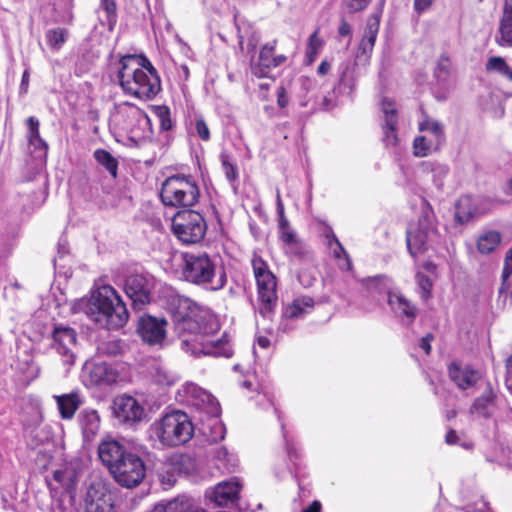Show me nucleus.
Returning a JSON list of instances; mask_svg holds the SVG:
<instances>
[{
    "label": "nucleus",
    "mask_w": 512,
    "mask_h": 512,
    "mask_svg": "<svg viewBox=\"0 0 512 512\" xmlns=\"http://www.w3.org/2000/svg\"><path fill=\"white\" fill-rule=\"evenodd\" d=\"M481 388L482 391L473 400L469 413L475 420H493L497 422L507 410L506 399L489 381H486Z\"/></svg>",
    "instance_id": "nucleus-11"
},
{
    "label": "nucleus",
    "mask_w": 512,
    "mask_h": 512,
    "mask_svg": "<svg viewBox=\"0 0 512 512\" xmlns=\"http://www.w3.org/2000/svg\"><path fill=\"white\" fill-rule=\"evenodd\" d=\"M154 287V277L143 272L127 275L123 284L124 292L131 300L133 308L138 310L151 302Z\"/></svg>",
    "instance_id": "nucleus-16"
},
{
    "label": "nucleus",
    "mask_w": 512,
    "mask_h": 512,
    "mask_svg": "<svg viewBox=\"0 0 512 512\" xmlns=\"http://www.w3.org/2000/svg\"><path fill=\"white\" fill-rule=\"evenodd\" d=\"M98 355L101 356H117L123 352L122 341L119 339H112L103 341L97 346Z\"/></svg>",
    "instance_id": "nucleus-51"
},
{
    "label": "nucleus",
    "mask_w": 512,
    "mask_h": 512,
    "mask_svg": "<svg viewBox=\"0 0 512 512\" xmlns=\"http://www.w3.org/2000/svg\"><path fill=\"white\" fill-rule=\"evenodd\" d=\"M84 512H114L112 494L100 482H93L87 488L84 498Z\"/></svg>",
    "instance_id": "nucleus-22"
},
{
    "label": "nucleus",
    "mask_w": 512,
    "mask_h": 512,
    "mask_svg": "<svg viewBox=\"0 0 512 512\" xmlns=\"http://www.w3.org/2000/svg\"><path fill=\"white\" fill-rule=\"evenodd\" d=\"M171 465L178 470L179 473L188 474L189 469L186 467L190 463V458L186 455H175L170 459Z\"/></svg>",
    "instance_id": "nucleus-57"
},
{
    "label": "nucleus",
    "mask_w": 512,
    "mask_h": 512,
    "mask_svg": "<svg viewBox=\"0 0 512 512\" xmlns=\"http://www.w3.org/2000/svg\"><path fill=\"white\" fill-rule=\"evenodd\" d=\"M119 65L117 77L126 94L151 100L160 92V76L145 55H125Z\"/></svg>",
    "instance_id": "nucleus-4"
},
{
    "label": "nucleus",
    "mask_w": 512,
    "mask_h": 512,
    "mask_svg": "<svg viewBox=\"0 0 512 512\" xmlns=\"http://www.w3.org/2000/svg\"><path fill=\"white\" fill-rule=\"evenodd\" d=\"M356 89L355 68L350 63H342L339 66V80L333 87V94L340 95L343 99L353 100Z\"/></svg>",
    "instance_id": "nucleus-29"
},
{
    "label": "nucleus",
    "mask_w": 512,
    "mask_h": 512,
    "mask_svg": "<svg viewBox=\"0 0 512 512\" xmlns=\"http://www.w3.org/2000/svg\"><path fill=\"white\" fill-rule=\"evenodd\" d=\"M501 241L497 231H488L481 235L477 241V249L481 254H489L495 250Z\"/></svg>",
    "instance_id": "nucleus-42"
},
{
    "label": "nucleus",
    "mask_w": 512,
    "mask_h": 512,
    "mask_svg": "<svg viewBox=\"0 0 512 512\" xmlns=\"http://www.w3.org/2000/svg\"><path fill=\"white\" fill-rule=\"evenodd\" d=\"M486 69L489 71H496L509 80H512V68L508 66L505 59L502 57H490L486 64Z\"/></svg>",
    "instance_id": "nucleus-52"
},
{
    "label": "nucleus",
    "mask_w": 512,
    "mask_h": 512,
    "mask_svg": "<svg viewBox=\"0 0 512 512\" xmlns=\"http://www.w3.org/2000/svg\"><path fill=\"white\" fill-rule=\"evenodd\" d=\"M441 235L436 227V218L432 206L426 199L421 200V214L418 222L410 224L406 232L407 249L415 258L429 249H435Z\"/></svg>",
    "instance_id": "nucleus-8"
},
{
    "label": "nucleus",
    "mask_w": 512,
    "mask_h": 512,
    "mask_svg": "<svg viewBox=\"0 0 512 512\" xmlns=\"http://www.w3.org/2000/svg\"><path fill=\"white\" fill-rule=\"evenodd\" d=\"M181 275L186 282L209 292L220 291L227 283L217 256L204 251L182 253Z\"/></svg>",
    "instance_id": "nucleus-6"
},
{
    "label": "nucleus",
    "mask_w": 512,
    "mask_h": 512,
    "mask_svg": "<svg viewBox=\"0 0 512 512\" xmlns=\"http://www.w3.org/2000/svg\"><path fill=\"white\" fill-rule=\"evenodd\" d=\"M343 101L344 99L340 95L333 94L332 91L331 93L324 95L320 101L315 100L311 109L313 112L317 110L330 111L342 104Z\"/></svg>",
    "instance_id": "nucleus-47"
},
{
    "label": "nucleus",
    "mask_w": 512,
    "mask_h": 512,
    "mask_svg": "<svg viewBox=\"0 0 512 512\" xmlns=\"http://www.w3.org/2000/svg\"><path fill=\"white\" fill-rule=\"evenodd\" d=\"M276 213H277V217H278V219H277L278 230L285 228V227L287 228V226L290 225V222L285 215L284 204L282 202L279 190H277V195H276Z\"/></svg>",
    "instance_id": "nucleus-54"
},
{
    "label": "nucleus",
    "mask_w": 512,
    "mask_h": 512,
    "mask_svg": "<svg viewBox=\"0 0 512 512\" xmlns=\"http://www.w3.org/2000/svg\"><path fill=\"white\" fill-rule=\"evenodd\" d=\"M448 373L452 382L461 390H468L476 387L481 388L486 382L484 381L480 370L457 361H453L448 366Z\"/></svg>",
    "instance_id": "nucleus-21"
},
{
    "label": "nucleus",
    "mask_w": 512,
    "mask_h": 512,
    "mask_svg": "<svg viewBox=\"0 0 512 512\" xmlns=\"http://www.w3.org/2000/svg\"><path fill=\"white\" fill-rule=\"evenodd\" d=\"M276 40L264 44L259 52L258 70L254 73L261 78L268 77V72L272 68H276L284 64L287 60L285 55H274L276 48Z\"/></svg>",
    "instance_id": "nucleus-28"
},
{
    "label": "nucleus",
    "mask_w": 512,
    "mask_h": 512,
    "mask_svg": "<svg viewBox=\"0 0 512 512\" xmlns=\"http://www.w3.org/2000/svg\"><path fill=\"white\" fill-rule=\"evenodd\" d=\"M174 235L185 244L200 242L207 231V224L202 214L195 210L178 211L172 219Z\"/></svg>",
    "instance_id": "nucleus-13"
},
{
    "label": "nucleus",
    "mask_w": 512,
    "mask_h": 512,
    "mask_svg": "<svg viewBox=\"0 0 512 512\" xmlns=\"http://www.w3.org/2000/svg\"><path fill=\"white\" fill-rule=\"evenodd\" d=\"M434 339V335L432 333L426 334L419 340V347L428 355L431 352V342Z\"/></svg>",
    "instance_id": "nucleus-64"
},
{
    "label": "nucleus",
    "mask_w": 512,
    "mask_h": 512,
    "mask_svg": "<svg viewBox=\"0 0 512 512\" xmlns=\"http://www.w3.org/2000/svg\"><path fill=\"white\" fill-rule=\"evenodd\" d=\"M387 302L394 318L404 327H411L419 313L415 303L409 300L400 290L388 292Z\"/></svg>",
    "instance_id": "nucleus-20"
},
{
    "label": "nucleus",
    "mask_w": 512,
    "mask_h": 512,
    "mask_svg": "<svg viewBox=\"0 0 512 512\" xmlns=\"http://www.w3.org/2000/svg\"><path fill=\"white\" fill-rule=\"evenodd\" d=\"M98 456L119 485L134 488L146 475L145 458L150 454L146 451L138 454L116 440H106L99 444Z\"/></svg>",
    "instance_id": "nucleus-3"
},
{
    "label": "nucleus",
    "mask_w": 512,
    "mask_h": 512,
    "mask_svg": "<svg viewBox=\"0 0 512 512\" xmlns=\"http://www.w3.org/2000/svg\"><path fill=\"white\" fill-rule=\"evenodd\" d=\"M235 26L237 29V36L239 40V45L241 49H243L244 38H247V52H254L258 42L260 41V34L256 30L253 29L249 24L242 23L239 24L235 21Z\"/></svg>",
    "instance_id": "nucleus-38"
},
{
    "label": "nucleus",
    "mask_w": 512,
    "mask_h": 512,
    "mask_svg": "<svg viewBox=\"0 0 512 512\" xmlns=\"http://www.w3.org/2000/svg\"><path fill=\"white\" fill-rule=\"evenodd\" d=\"M54 398L62 419H71L83 403V398L79 391L56 395Z\"/></svg>",
    "instance_id": "nucleus-32"
},
{
    "label": "nucleus",
    "mask_w": 512,
    "mask_h": 512,
    "mask_svg": "<svg viewBox=\"0 0 512 512\" xmlns=\"http://www.w3.org/2000/svg\"><path fill=\"white\" fill-rule=\"evenodd\" d=\"M118 379L115 365L105 361H87L82 369V381L86 387H108Z\"/></svg>",
    "instance_id": "nucleus-19"
},
{
    "label": "nucleus",
    "mask_w": 512,
    "mask_h": 512,
    "mask_svg": "<svg viewBox=\"0 0 512 512\" xmlns=\"http://www.w3.org/2000/svg\"><path fill=\"white\" fill-rule=\"evenodd\" d=\"M189 133L196 135L200 140L207 142L210 140V130L201 115H195L190 120Z\"/></svg>",
    "instance_id": "nucleus-45"
},
{
    "label": "nucleus",
    "mask_w": 512,
    "mask_h": 512,
    "mask_svg": "<svg viewBox=\"0 0 512 512\" xmlns=\"http://www.w3.org/2000/svg\"><path fill=\"white\" fill-rule=\"evenodd\" d=\"M78 309L97 325L108 330L122 328L129 318L126 304L110 285H102L92 291L90 298L81 299Z\"/></svg>",
    "instance_id": "nucleus-5"
},
{
    "label": "nucleus",
    "mask_w": 512,
    "mask_h": 512,
    "mask_svg": "<svg viewBox=\"0 0 512 512\" xmlns=\"http://www.w3.org/2000/svg\"><path fill=\"white\" fill-rule=\"evenodd\" d=\"M68 254H69L68 241L66 238L61 237L58 241L57 258L54 259V262L56 263L58 260H62Z\"/></svg>",
    "instance_id": "nucleus-61"
},
{
    "label": "nucleus",
    "mask_w": 512,
    "mask_h": 512,
    "mask_svg": "<svg viewBox=\"0 0 512 512\" xmlns=\"http://www.w3.org/2000/svg\"><path fill=\"white\" fill-rule=\"evenodd\" d=\"M153 377L155 381L160 385H172L175 381L174 376L161 366L155 368Z\"/></svg>",
    "instance_id": "nucleus-55"
},
{
    "label": "nucleus",
    "mask_w": 512,
    "mask_h": 512,
    "mask_svg": "<svg viewBox=\"0 0 512 512\" xmlns=\"http://www.w3.org/2000/svg\"><path fill=\"white\" fill-rule=\"evenodd\" d=\"M113 182L100 174L90 175L84 188V196L99 207H114L118 200Z\"/></svg>",
    "instance_id": "nucleus-18"
},
{
    "label": "nucleus",
    "mask_w": 512,
    "mask_h": 512,
    "mask_svg": "<svg viewBox=\"0 0 512 512\" xmlns=\"http://www.w3.org/2000/svg\"><path fill=\"white\" fill-rule=\"evenodd\" d=\"M333 249V255L336 259L340 260V259H344L345 260V269L346 270H351L352 268V261L350 259V256L349 254L347 253V251L345 250V248L343 247V245L341 243H338V245H335V247L331 248Z\"/></svg>",
    "instance_id": "nucleus-58"
},
{
    "label": "nucleus",
    "mask_w": 512,
    "mask_h": 512,
    "mask_svg": "<svg viewBox=\"0 0 512 512\" xmlns=\"http://www.w3.org/2000/svg\"><path fill=\"white\" fill-rule=\"evenodd\" d=\"M269 404H270V406H272L274 413L276 414L278 421L280 422L286 452H287L289 460L293 464V469H291L289 466H287L285 464L281 465L280 467L275 466L274 470H273L274 475L278 480H282L287 475H291L298 485L300 496H305L306 486L303 482V479L306 477L307 473L301 463V457H302L301 447L293 439L288 438L287 433L285 431L284 423L281 419L278 409L275 407L274 403L271 400H269Z\"/></svg>",
    "instance_id": "nucleus-12"
},
{
    "label": "nucleus",
    "mask_w": 512,
    "mask_h": 512,
    "mask_svg": "<svg viewBox=\"0 0 512 512\" xmlns=\"http://www.w3.org/2000/svg\"><path fill=\"white\" fill-rule=\"evenodd\" d=\"M277 104L280 108H286L289 104V96L284 86L277 88Z\"/></svg>",
    "instance_id": "nucleus-63"
},
{
    "label": "nucleus",
    "mask_w": 512,
    "mask_h": 512,
    "mask_svg": "<svg viewBox=\"0 0 512 512\" xmlns=\"http://www.w3.org/2000/svg\"><path fill=\"white\" fill-rule=\"evenodd\" d=\"M416 281L418 287V294L423 302H427L431 298V291L433 287L432 280L429 276L423 273L416 274Z\"/></svg>",
    "instance_id": "nucleus-53"
},
{
    "label": "nucleus",
    "mask_w": 512,
    "mask_h": 512,
    "mask_svg": "<svg viewBox=\"0 0 512 512\" xmlns=\"http://www.w3.org/2000/svg\"><path fill=\"white\" fill-rule=\"evenodd\" d=\"M69 37V31L63 27H55L45 32V41L50 50L57 52L66 43Z\"/></svg>",
    "instance_id": "nucleus-41"
},
{
    "label": "nucleus",
    "mask_w": 512,
    "mask_h": 512,
    "mask_svg": "<svg viewBox=\"0 0 512 512\" xmlns=\"http://www.w3.org/2000/svg\"><path fill=\"white\" fill-rule=\"evenodd\" d=\"M222 169L228 182L235 187L236 182L239 178L238 167L235 162L231 160V157L225 153L220 155Z\"/></svg>",
    "instance_id": "nucleus-49"
},
{
    "label": "nucleus",
    "mask_w": 512,
    "mask_h": 512,
    "mask_svg": "<svg viewBox=\"0 0 512 512\" xmlns=\"http://www.w3.org/2000/svg\"><path fill=\"white\" fill-rule=\"evenodd\" d=\"M49 347L65 366L71 367L76 360L77 333L75 329L63 324H55L50 334Z\"/></svg>",
    "instance_id": "nucleus-15"
},
{
    "label": "nucleus",
    "mask_w": 512,
    "mask_h": 512,
    "mask_svg": "<svg viewBox=\"0 0 512 512\" xmlns=\"http://www.w3.org/2000/svg\"><path fill=\"white\" fill-rule=\"evenodd\" d=\"M98 19L102 26L112 31L117 23V6L115 0H101L97 9Z\"/></svg>",
    "instance_id": "nucleus-36"
},
{
    "label": "nucleus",
    "mask_w": 512,
    "mask_h": 512,
    "mask_svg": "<svg viewBox=\"0 0 512 512\" xmlns=\"http://www.w3.org/2000/svg\"><path fill=\"white\" fill-rule=\"evenodd\" d=\"M251 264L260 302L259 313L262 317L269 318L277 306V280L262 257L254 255Z\"/></svg>",
    "instance_id": "nucleus-10"
},
{
    "label": "nucleus",
    "mask_w": 512,
    "mask_h": 512,
    "mask_svg": "<svg viewBox=\"0 0 512 512\" xmlns=\"http://www.w3.org/2000/svg\"><path fill=\"white\" fill-rule=\"evenodd\" d=\"M113 118L117 125L126 131H132L142 122H149L147 114L130 102L116 104Z\"/></svg>",
    "instance_id": "nucleus-24"
},
{
    "label": "nucleus",
    "mask_w": 512,
    "mask_h": 512,
    "mask_svg": "<svg viewBox=\"0 0 512 512\" xmlns=\"http://www.w3.org/2000/svg\"><path fill=\"white\" fill-rule=\"evenodd\" d=\"M112 415L119 426L135 429L145 418V409L139 401L129 395H120L112 402Z\"/></svg>",
    "instance_id": "nucleus-17"
},
{
    "label": "nucleus",
    "mask_w": 512,
    "mask_h": 512,
    "mask_svg": "<svg viewBox=\"0 0 512 512\" xmlns=\"http://www.w3.org/2000/svg\"><path fill=\"white\" fill-rule=\"evenodd\" d=\"M27 126H28L27 140H28L29 146L33 148V152L36 154V157H38V158L46 157L47 152H48V144L40 136L39 120L35 116H30L27 119Z\"/></svg>",
    "instance_id": "nucleus-31"
},
{
    "label": "nucleus",
    "mask_w": 512,
    "mask_h": 512,
    "mask_svg": "<svg viewBox=\"0 0 512 512\" xmlns=\"http://www.w3.org/2000/svg\"><path fill=\"white\" fill-rule=\"evenodd\" d=\"M297 233L296 231L289 225L287 228H282L278 230V237L279 240L283 243L291 240L292 238L296 237Z\"/></svg>",
    "instance_id": "nucleus-62"
},
{
    "label": "nucleus",
    "mask_w": 512,
    "mask_h": 512,
    "mask_svg": "<svg viewBox=\"0 0 512 512\" xmlns=\"http://www.w3.org/2000/svg\"><path fill=\"white\" fill-rule=\"evenodd\" d=\"M166 324L167 322L163 318L144 315L138 321L137 332L148 345H160L166 337Z\"/></svg>",
    "instance_id": "nucleus-23"
},
{
    "label": "nucleus",
    "mask_w": 512,
    "mask_h": 512,
    "mask_svg": "<svg viewBox=\"0 0 512 512\" xmlns=\"http://www.w3.org/2000/svg\"><path fill=\"white\" fill-rule=\"evenodd\" d=\"M169 305L174 330L181 339L182 350L195 357L232 356L231 346L224 337L217 340L209 339L220 328L216 316L209 308L179 294L170 296Z\"/></svg>",
    "instance_id": "nucleus-1"
},
{
    "label": "nucleus",
    "mask_w": 512,
    "mask_h": 512,
    "mask_svg": "<svg viewBox=\"0 0 512 512\" xmlns=\"http://www.w3.org/2000/svg\"><path fill=\"white\" fill-rule=\"evenodd\" d=\"M153 111L155 116L158 118L160 129L162 131H170L173 129L175 122L171 117V110L168 106H154Z\"/></svg>",
    "instance_id": "nucleus-48"
},
{
    "label": "nucleus",
    "mask_w": 512,
    "mask_h": 512,
    "mask_svg": "<svg viewBox=\"0 0 512 512\" xmlns=\"http://www.w3.org/2000/svg\"><path fill=\"white\" fill-rule=\"evenodd\" d=\"M511 274H512V247L506 253L504 267H503V271H502V278L504 279V285H507V287H509V285L507 284V278H509Z\"/></svg>",
    "instance_id": "nucleus-60"
},
{
    "label": "nucleus",
    "mask_w": 512,
    "mask_h": 512,
    "mask_svg": "<svg viewBox=\"0 0 512 512\" xmlns=\"http://www.w3.org/2000/svg\"><path fill=\"white\" fill-rule=\"evenodd\" d=\"M349 12L356 13L364 10L371 2V0H343Z\"/></svg>",
    "instance_id": "nucleus-59"
},
{
    "label": "nucleus",
    "mask_w": 512,
    "mask_h": 512,
    "mask_svg": "<svg viewBox=\"0 0 512 512\" xmlns=\"http://www.w3.org/2000/svg\"><path fill=\"white\" fill-rule=\"evenodd\" d=\"M418 129L423 135L417 136L413 141L415 156H428L431 152L438 151L444 145L446 141L444 126L439 121L423 113Z\"/></svg>",
    "instance_id": "nucleus-14"
},
{
    "label": "nucleus",
    "mask_w": 512,
    "mask_h": 512,
    "mask_svg": "<svg viewBox=\"0 0 512 512\" xmlns=\"http://www.w3.org/2000/svg\"><path fill=\"white\" fill-rule=\"evenodd\" d=\"M242 483L239 478L232 477L229 480L218 483L214 488L207 490L205 496L217 506H225L238 499Z\"/></svg>",
    "instance_id": "nucleus-26"
},
{
    "label": "nucleus",
    "mask_w": 512,
    "mask_h": 512,
    "mask_svg": "<svg viewBox=\"0 0 512 512\" xmlns=\"http://www.w3.org/2000/svg\"><path fill=\"white\" fill-rule=\"evenodd\" d=\"M432 174H433V182L435 186L440 189L443 186V177L448 174L449 168L446 165L442 164H431Z\"/></svg>",
    "instance_id": "nucleus-56"
},
{
    "label": "nucleus",
    "mask_w": 512,
    "mask_h": 512,
    "mask_svg": "<svg viewBox=\"0 0 512 512\" xmlns=\"http://www.w3.org/2000/svg\"><path fill=\"white\" fill-rule=\"evenodd\" d=\"M284 253L296 259H303L308 254L307 245L298 235L291 240L283 243Z\"/></svg>",
    "instance_id": "nucleus-44"
},
{
    "label": "nucleus",
    "mask_w": 512,
    "mask_h": 512,
    "mask_svg": "<svg viewBox=\"0 0 512 512\" xmlns=\"http://www.w3.org/2000/svg\"><path fill=\"white\" fill-rule=\"evenodd\" d=\"M380 26V13H373L367 20L364 36L360 42L359 50L363 54L371 53L376 42Z\"/></svg>",
    "instance_id": "nucleus-33"
},
{
    "label": "nucleus",
    "mask_w": 512,
    "mask_h": 512,
    "mask_svg": "<svg viewBox=\"0 0 512 512\" xmlns=\"http://www.w3.org/2000/svg\"><path fill=\"white\" fill-rule=\"evenodd\" d=\"M52 21L58 24L70 25L73 23V0H55L52 9Z\"/></svg>",
    "instance_id": "nucleus-35"
},
{
    "label": "nucleus",
    "mask_w": 512,
    "mask_h": 512,
    "mask_svg": "<svg viewBox=\"0 0 512 512\" xmlns=\"http://www.w3.org/2000/svg\"><path fill=\"white\" fill-rule=\"evenodd\" d=\"M498 43L501 46H512V0H505Z\"/></svg>",
    "instance_id": "nucleus-34"
},
{
    "label": "nucleus",
    "mask_w": 512,
    "mask_h": 512,
    "mask_svg": "<svg viewBox=\"0 0 512 512\" xmlns=\"http://www.w3.org/2000/svg\"><path fill=\"white\" fill-rule=\"evenodd\" d=\"M450 70L451 61L446 54H442L434 69V77L439 85L444 86L447 83L450 76Z\"/></svg>",
    "instance_id": "nucleus-46"
},
{
    "label": "nucleus",
    "mask_w": 512,
    "mask_h": 512,
    "mask_svg": "<svg viewBox=\"0 0 512 512\" xmlns=\"http://www.w3.org/2000/svg\"><path fill=\"white\" fill-rule=\"evenodd\" d=\"M199 186L191 175L176 174L162 184L160 198L165 206L191 207L198 203Z\"/></svg>",
    "instance_id": "nucleus-9"
},
{
    "label": "nucleus",
    "mask_w": 512,
    "mask_h": 512,
    "mask_svg": "<svg viewBox=\"0 0 512 512\" xmlns=\"http://www.w3.org/2000/svg\"><path fill=\"white\" fill-rule=\"evenodd\" d=\"M381 111L383 113V142L386 146H395L398 142V113L394 101L383 98L381 101Z\"/></svg>",
    "instance_id": "nucleus-27"
},
{
    "label": "nucleus",
    "mask_w": 512,
    "mask_h": 512,
    "mask_svg": "<svg viewBox=\"0 0 512 512\" xmlns=\"http://www.w3.org/2000/svg\"><path fill=\"white\" fill-rule=\"evenodd\" d=\"M215 465L221 472H233L238 466V458L225 447L217 448L213 455Z\"/></svg>",
    "instance_id": "nucleus-37"
},
{
    "label": "nucleus",
    "mask_w": 512,
    "mask_h": 512,
    "mask_svg": "<svg viewBox=\"0 0 512 512\" xmlns=\"http://www.w3.org/2000/svg\"><path fill=\"white\" fill-rule=\"evenodd\" d=\"M324 45L323 39L319 37V28H317L308 38L306 47V57L313 62Z\"/></svg>",
    "instance_id": "nucleus-50"
},
{
    "label": "nucleus",
    "mask_w": 512,
    "mask_h": 512,
    "mask_svg": "<svg viewBox=\"0 0 512 512\" xmlns=\"http://www.w3.org/2000/svg\"><path fill=\"white\" fill-rule=\"evenodd\" d=\"M475 215L471 208V199L468 196L461 197L455 206V220L460 224L469 222Z\"/></svg>",
    "instance_id": "nucleus-43"
},
{
    "label": "nucleus",
    "mask_w": 512,
    "mask_h": 512,
    "mask_svg": "<svg viewBox=\"0 0 512 512\" xmlns=\"http://www.w3.org/2000/svg\"><path fill=\"white\" fill-rule=\"evenodd\" d=\"M196 428V424L185 412L175 410L155 421L149 428V435L162 446L173 447L187 443Z\"/></svg>",
    "instance_id": "nucleus-7"
},
{
    "label": "nucleus",
    "mask_w": 512,
    "mask_h": 512,
    "mask_svg": "<svg viewBox=\"0 0 512 512\" xmlns=\"http://www.w3.org/2000/svg\"><path fill=\"white\" fill-rule=\"evenodd\" d=\"M77 421L84 441H91L100 429V416L97 410L91 408L82 409L77 416Z\"/></svg>",
    "instance_id": "nucleus-30"
},
{
    "label": "nucleus",
    "mask_w": 512,
    "mask_h": 512,
    "mask_svg": "<svg viewBox=\"0 0 512 512\" xmlns=\"http://www.w3.org/2000/svg\"><path fill=\"white\" fill-rule=\"evenodd\" d=\"M314 300L309 296H302L293 300L291 304L283 307L279 330L289 333L294 330L291 320L303 319L314 307Z\"/></svg>",
    "instance_id": "nucleus-25"
},
{
    "label": "nucleus",
    "mask_w": 512,
    "mask_h": 512,
    "mask_svg": "<svg viewBox=\"0 0 512 512\" xmlns=\"http://www.w3.org/2000/svg\"><path fill=\"white\" fill-rule=\"evenodd\" d=\"M176 398L191 407L196 427L208 443H217L225 438L226 428L220 419L221 407L211 393L194 383H186L178 390Z\"/></svg>",
    "instance_id": "nucleus-2"
},
{
    "label": "nucleus",
    "mask_w": 512,
    "mask_h": 512,
    "mask_svg": "<svg viewBox=\"0 0 512 512\" xmlns=\"http://www.w3.org/2000/svg\"><path fill=\"white\" fill-rule=\"evenodd\" d=\"M93 157L95 161L106 169V171L110 174L111 180H115L118 175V160L106 149H96L93 152Z\"/></svg>",
    "instance_id": "nucleus-39"
},
{
    "label": "nucleus",
    "mask_w": 512,
    "mask_h": 512,
    "mask_svg": "<svg viewBox=\"0 0 512 512\" xmlns=\"http://www.w3.org/2000/svg\"><path fill=\"white\" fill-rule=\"evenodd\" d=\"M189 508V497L177 496L169 501L157 503L149 512H186Z\"/></svg>",
    "instance_id": "nucleus-40"
}]
</instances>
